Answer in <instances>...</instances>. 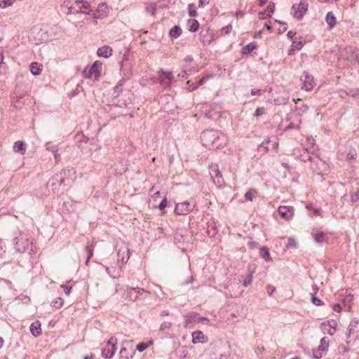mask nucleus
Instances as JSON below:
<instances>
[{
    "instance_id": "f257e3e1",
    "label": "nucleus",
    "mask_w": 359,
    "mask_h": 359,
    "mask_svg": "<svg viewBox=\"0 0 359 359\" xmlns=\"http://www.w3.org/2000/svg\"><path fill=\"white\" fill-rule=\"evenodd\" d=\"M102 66L103 63L101 61L96 60L88 69H85L82 74L86 79L97 81L102 75Z\"/></svg>"
},
{
    "instance_id": "f03ea898",
    "label": "nucleus",
    "mask_w": 359,
    "mask_h": 359,
    "mask_svg": "<svg viewBox=\"0 0 359 359\" xmlns=\"http://www.w3.org/2000/svg\"><path fill=\"white\" fill-rule=\"evenodd\" d=\"M70 1H65L62 7L63 8H67L68 11L67 12V14L69 13H81L87 15L91 14L93 11L90 8V4L86 1H80L76 0L74 1V4L78 8V10H76V11H72V6H70Z\"/></svg>"
},
{
    "instance_id": "7ed1b4c3",
    "label": "nucleus",
    "mask_w": 359,
    "mask_h": 359,
    "mask_svg": "<svg viewBox=\"0 0 359 359\" xmlns=\"http://www.w3.org/2000/svg\"><path fill=\"white\" fill-rule=\"evenodd\" d=\"M308 7L307 1L306 0H301L299 4H294L292 6V14L294 18L302 19L304 15L307 12Z\"/></svg>"
},
{
    "instance_id": "20e7f679",
    "label": "nucleus",
    "mask_w": 359,
    "mask_h": 359,
    "mask_svg": "<svg viewBox=\"0 0 359 359\" xmlns=\"http://www.w3.org/2000/svg\"><path fill=\"white\" fill-rule=\"evenodd\" d=\"M196 206L195 203L184 201L178 203L175 205V212L179 215H187L189 214Z\"/></svg>"
},
{
    "instance_id": "39448f33",
    "label": "nucleus",
    "mask_w": 359,
    "mask_h": 359,
    "mask_svg": "<svg viewBox=\"0 0 359 359\" xmlns=\"http://www.w3.org/2000/svg\"><path fill=\"white\" fill-rule=\"evenodd\" d=\"M173 75L171 72L160 69L158 72V82L164 87H170L171 86Z\"/></svg>"
},
{
    "instance_id": "423d86ee",
    "label": "nucleus",
    "mask_w": 359,
    "mask_h": 359,
    "mask_svg": "<svg viewBox=\"0 0 359 359\" xmlns=\"http://www.w3.org/2000/svg\"><path fill=\"white\" fill-rule=\"evenodd\" d=\"M346 336L348 338H353V341L359 337V319H353L351 321Z\"/></svg>"
},
{
    "instance_id": "0eeeda50",
    "label": "nucleus",
    "mask_w": 359,
    "mask_h": 359,
    "mask_svg": "<svg viewBox=\"0 0 359 359\" xmlns=\"http://www.w3.org/2000/svg\"><path fill=\"white\" fill-rule=\"evenodd\" d=\"M300 80L302 82V88L307 91H310L314 88L316 83L313 77L309 73L304 72Z\"/></svg>"
},
{
    "instance_id": "6e6552de",
    "label": "nucleus",
    "mask_w": 359,
    "mask_h": 359,
    "mask_svg": "<svg viewBox=\"0 0 359 359\" xmlns=\"http://www.w3.org/2000/svg\"><path fill=\"white\" fill-rule=\"evenodd\" d=\"M110 9L109 6L105 4H100L95 11L92 12V15L94 19H102L107 17Z\"/></svg>"
},
{
    "instance_id": "1a4fd4ad",
    "label": "nucleus",
    "mask_w": 359,
    "mask_h": 359,
    "mask_svg": "<svg viewBox=\"0 0 359 359\" xmlns=\"http://www.w3.org/2000/svg\"><path fill=\"white\" fill-rule=\"evenodd\" d=\"M280 217L285 221H290L294 216V208L291 206L280 205L278 209Z\"/></svg>"
},
{
    "instance_id": "9d476101",
    "label": "nucleus",
    "mask_w": 359,
    "mask_h": 359,
    "mask_svg": "<svg viewBox=\"0 0 359 359\" xmlns=\"http://www.w3.org/2000/svg\"><path fill=\"white\" fill-rule=\"evenodd\" d=\"M328 348V343L326 340V337H323L320 339V345L317 349L313 350V355L316 359H320L322 358L323 354L325 353Z\"/></svg>"
},
{
    "instance_id": "9b49d317",
    "label": "nucleus",
    "mask_w": 359,
    "mask_h": 359,
    "mask_svg": "<svg viewBox=\"0 0 359 359\" xmlns=\"http://www.w3.org/2000/svg\"><path fill=\"white\" fill-rule=\"evenodd\" d=\"M210 175L215 184L222 186L224 184L222 175L217 165L211 166Z\"/></svg>"
},
{
    "instance_id": "f8f14e48",
    "label": "nucleus",
    "mask_w": 359,
    "mask_h": 359,
    "mask_svg": "<svg viewBox=\"0 0 359 359\" xmlns=\"http://www.w3.org/2000/svg\"><path fill=\"white\" fill-rule=\"evenodd\" d=\"M200 40L203 45H210L213 41H215V34L210 29L202 31L200 33Z\"/></svg>"
},
{
    "instance_id": "ddd939ff",
    "label": "nucleus",
    "mask_w": 359,
    "mask_h": 359,
    "mask_svg": "<svg viewBox=\"0 0 359 359\" xmlns=\"http://www.w3.org/2000/svg\"><path fill=\"white\" fill-rule=\"evenodd\" d=\"M143 292H146V291L140 287H130L128 289L126 293V298L130 299V300L135 302L138 299V294H141Z\"/></svg>"
},
{
    "instance_id": "4468645a",
    "label": "nucleus",
    "mask_w": 359,
    "mask_h": 359,
    "mask_svg": "<svg viewBox=\"0 0 359 359\" xmlns=\"http://www.w3.org/2000/svg\"><path fill=\"white\" fill-rule=\"evenodd\" d=\"M275 11V4L271 2L266 7L264 11L258 13V18L260 20H265L270 18Z\"/></svg>"
},
{
    "instance_id": "2eb2a0df",
    "label": "nucleus",
    "mask_w": 359,
    "mask_h": 359,
    "mask_svg": "<svg viewBox=\"0 0 359 359\" xmlns=\"http://www.w3.org/2000/svg\"><path fill=\"white\" fill-rule=\"evenodd\" d=\"M15 249L19 252H25L29 245V243L28 240H26L25 241H22V238L20 239L18 238H15Z\"/></svg>"
},
{
    "instance_id": "dca6fc26",
    "label": "nucleus",
    "mask_w": 359,
    "mask_h": 359,
    "mask_svg": "<svg viewBox=\"0 0 359 359\" xmlns=\"http://www.w3.org/2000/svg\"><path fill=\"white\" fill-rule=\"evenodd\" d=\"M129 252L130 250L127 247L120 248L117 253L118 260L121 259L123 263L126 264L130 257Z\"/></svg>"
},
{
    "instance_id": "f3484780",
    "label": "nucleus",
    "mask_w": 359,
    "mask_h": 359,
    "mask_svg": "<svg viewBox=\"0 0 359 359\" xmlns=\"http://www.w3.org/2000/svg\"><path fill=\"white\" fill-rule=\"evenodd\" d=\"M312 236H313L316 243H317L318 244L327 243L328 241V237H327V234L322 231H317L316 233H313Z\"/></svg>"
},
{
    "instance_id": "a211bd4d",
    "label": "nucleus",
    "mask_w": 359,
    "mask_h": 359,
    "mask_svg": "<svg viewBox=\"0 0 359 359\" xmlns=\"http://www.w3.org/2000/svg\"><path fill=\"white\" fill-rule=\"evenodd\" d=\"M97 54L99 57H109L112 54V49L108 46H104L97 49Z\"/></svg>"
},
{
    "instance_id": "6ab92c4d",
    "label": "nucleus",
    "mask_w": 359,
    "mask_h": 359,
    "mask_svg": "<svg viewBox=\"0 0 359 359\" xmlns=\"http://www.w3.org/2000/svg\"><path fill=\"white\" fill-rule=\"evenodd\" d=\"M303 45H304V43H303V40L302 38H300L299 39H295L293 42H292V47L288 51V54L289 55H293L294 54V52L296 50H300L302 47H303Z\"/></svg>"
},
{
    "instance_id": "aec40b11",
    "label": "nucleus",
    "mask_w": 359,
    "mask_h": 359,
    "mask_svg": "<svg viewBox=\"0 0 359 359\" xmlns=\"http://www.w3.org/2000/svg\"><path fill=\"white\" fill-rule=\"evenodd\" d=\"M43 69V65L36 62H33L30 65V71L33 75L37 76L41 74Z\"/></svg>"
},
{
    "instance_id": "412c9836",
    "label": "nucleus",
    "mask_w": 359,
    "mask_h": 359,
    "mask_svg": "<svg viewBox=\"0 0 359 359\" xmlns=\"http://www.w3.org/2000/svg\"><path fill=\"white\" fill-rule=\"evenodd\" d=\"M116 348L113 346V347H107L106 346L104 348L102 352V356L106 359H110L111 358L115 352H116Z\"/></svg>"
},
{
    "instance_id": "4be33fe9",
    "label": "nucleus",
    "mask_w": 359,
    "mask_h": 359,
    "mask_svg": "<svg viewBox=\"0 0 359 359\" xmlns=\"http://www.w3.org/2000/svg\"><path fill=\"white\" fill-rule=\"evenodd\" d=\"M41 323L36 320L32 323L30 326V331L34 337H38L41 334Z\"/></svg>"
},
{
    "instance_id": "5701e85b",
    "label": "nucleus",
    "mask_w": 359,
    "mask_h": 359,
    "mask_svg": "<svg viewBox=\"0 0 359 359\" xmlns=\"http://www.w3.org/2000/svg\"><path fill=\"white\" fill-rule=\"evenodd\" d=\"M326 22L330 29H332L336 25V18L332 12H328L326 15Z\"/></svg>"
},
{
    "instance_id": "b1692460",
    "label": "nucleus",
    "mask_w": 359,
    "mask_h": 359,
    "mask_svg": "<svg viewBox=\"0 0 359 359\" xmlns=\"http://www.w3.org/2000/svg\"><path fill=\"white\" fill-rule=\"evenodd\" d=\"M259 255L266 262H269L271 259L269 254V250L265 246L260 248Z\"/></svg>"
},
{
    "instance_id": "393cba45",
    "label": "nucleus",
    "mask_w": 359,
    "mask_h": 359,
    "mask_svg": "<svg viewBox=\"0 0 359 359\" xmlns=\"http://www.w3.org/2000/svg\"><path fill=\"white\" fill-rule=\"evenodd\" d=\"M13 149L15 152H21L22 154L25 153V145L23 142L18 141L13 145Z\"/></svg>"
},
{
    "instance_id": "a878e982",
    "label": "nucleus",
    "mask_w": 359,
    "mask_h": 359,
    "mask_svg": "<svg viewBox=\"0 0 359 359\" xmlns=\"http://www.w3.org/2000/svg\"><path fill=\"white\" fill-rule=\"evenodd\" d=\"M204 338V334L201 331H195L192 333V342L196 344L202 341L201 339Z\"/></svg>"
},
{
    "instance_id": "bb28decb",
    "label": "nucleus",
    "mask_w": 359,
    "mask_h": 359,
    "mask_svg": "<svg viewBox=\"0 0 359 359\" xmlns=\"http://www.w3.org/2000/svg\"><path fill=\"white\" fill-rule=\"evenodd\" d=\"M182 34V29L178 26H174L170 31L169 34L172 39H177Z\"/></svg>"
},
{
    "instance_id": "cd10ccee",
    "label": "nucleus",
    "mask_w": 359,
    "mask_h": 359,
    "mask_svg": "<svg viewBox=\"0 0 359 359\" xmlns=\"http://www.w3.org/2000/svg\"><path fill=\"white\" fill-rule=\"evenodd\" d=\"M189 31L196 32L199 27V22L196 20H189Z\"/></svg>"
},
{
    "instance_id": "c85d7f7f",
    "label": "nucleus",
    "mask_w": 359,
    "mask_h": 359,
    "mask_svg": "<svg viewBox=\"0 0 359 359\" xmlns=\"http://www.w3.org/2000/svg\"><path fill=\"white\" fill-rule=\"evenodd\" d=\"M257 194V192L255 189H250L245 193V198L247 201H252L256 196Z\"/></svg>"
},
{
    "instance_id": "c756f323",
    "label": "nucleus",
    "mask_w": 359,
    "mask_h": 359,
    "mask_svg": "<svg viewBox=\"0 0 359 359\" xmlns=\"http://www.w3.org/2000/svg\"><path fill=\"white\" fill-rule=\"evenodd\" d=\"M256 48H257V45L255 43H248L243 48V53L244 54L250 53L252 50H255Z\"/></svg>"
},
{
    "instance_id": "7c9ffc66",
    "label": "nucleus",
    "mask_w": 359,
    "mask_h": 359,
    "mask_svg": "<svg viewBox=\"0 0 359 359\" xmlns=\"http://www.w3.org/2000/svg\"><path fill=\"white\" fill-rule=\"evenodd\" d=\"M186 317L187 318V323L198 322V317L196 313H189Z\"/></svg>"
},
{
    "instance_id": "2f4dec72",
    "label": "nucleus",
    "mask_w": 359,
    "mask_h": 359,
    "mask_svg": "<svg viewBox=\"0 0 359 359\" xmlns=\"http://www.w3.org/2000/svg\"><path fill=\"white\" fill-rule=\"evenodd\" d=\"M51 304L54 308L60 309L63 304V299L61 297H57L52 302Z\"/></svg>"
},
{
    "instance_id": "473e14b6",
    "label": "nucleus",
    "mask_w": 359,
    "mask_h": 359,
    "mask_svg": "<svg viewBox=\"0 0 359 359\" xmlns=\"http://www.w3.org/2000/svg\"><path fill=\"white\" fill-rule=\"evenodd\" d=\"M188 10L189 16L196 17L197 15L196 8L194 4H190L189 5Z\"/></svg>"
},
{
    "instance_id": "72a5a7b5",
    "label": "nucleus",
    "mask_w": 359,
    "mask_h": 359,
    "mask_svg": "<svg viewBox=\"0 0 359 359\" xmlns=\"http://www.w3.org/2000/svg\"><path fill=\"white\" fill-rule=\"evenodd\" d=\"M86 251L87 252V259H86V264H88L90 259L93 255V246H86Z\"/></svg>"
},
{
    "instance_id": "f704fd0d",
    "label": "nucleus",
    "mask_w": 359,
    "mask_h": 359,
    "mask_svg": "<svg viewBox=\"0 0 359 359\" xmlns=\"http://www.w3.org/2000/svg\"><path fill=\"white\" fill-rule=\"evenodd\" d=\"M152 344L151 341H149L148 344L145 343V342H141L137 344L136 348L138 351L142 352V351H144L149 346V344Z\"/></svg>"
},
{
    "instance_id": "c9c22d12",
    "label": "nucleus",
    "mask_w": 359,
    "mask_h": 359,
    "mask_svg": "<svg viewBox=\"0 0 359 359\" xmlns=\"http://www.w3.org/2000/svg\"><path fill=\"white\" fill-rule=\"evenodd\" d=\"M15 0H1L0 1V7L2 8H6L13 4Z\"/></svg>"
},
{
    "instance_id": "e433bc0d",
    "label": "nucleus",
    "mask_w": 359,
    "mask_h": 359,
    "mask_svg": "<svg viewBox=\"0 0 359 359\" xmlns=\"http://www.w3.org/2000/svg\"><path fill=\"white\" fill-rule=\"evenodd\" d=\"M311 302L316 306H322L324 304L323 302L316 297L314 294H312Z\"/></svg>"
},
{
    "instance_id": "4c0bfd02",
    "label": "nucleus",
    "mask_w": 359,
    "mask_h": 359,
    "mask_svg": "<svg viewBox=\"0 0 359 359\" xmlns=\"http://www.w3.org/2000/svg\"><path fill=\"white\" fill-rule=\"evenodd\" d=\"M172 326V323L170 322H164L161 325L160 330L165 331L167 330H170Z\"/></svg>"
},
{
    "instance_id": "58836bf2",
    "label": "nucleus",
    "mask_w": 359,
    "mask_h": 359,
    "mask_svg": "<svg viewBox=\"0 0 359 359\" xmlns=\"http://www.w3.org/2000/svg\"><path fill=\"white\" fill-rule=\"evenodd\" d=\"M120 355L121 358H125L126 359H130L133 357V355H130V356L128 355L127 349L124 347L121 349Z\"/></svg>"
},
{
    "instance_id": "ea45409f",
    "label": "nucleus",
    "mask_w": 359,
    "mask_h": 359,
    "mask_svg": "<svg viewBox=\"0 0 359 359\" xmlns=\"http://www.w3.org/2000/svg\"><path fill=\"white\" fill-rule=\"evenodd\" d=\"M217 232V226L212 225L211 226V229H207V233L210 236H214V235Z\"/></svg>"
},
{
    "instance_id": "a19ab883",
    "label": "nucleus",
    "mask_w": 359,
    "mask_h": 359,
    "mask_svg": "<svg viewBox=\"0 0 359 359\" xmlns=\"http://www.w3.org/2000/svg\"><path fill=\"white\" fill-rule=\"evenodd\" d=\"M232 29L231 25L229 24L228 25L224 27L221 29V32L222 34H229Z\"/></svg>"
},
{
    "instance_id": "79ce46f5",
    "label": "nucleus",
    "mask_w": 359,
    "mask_h": 359,
    "mask_svg": "<svg viewBox=\"0 0 359 359\" xmlns=\"http://www.w3.org/2000/svg\"><path fill=\"white\" fill-rule=\"evenodd\" d=\"M116 344H117V339L116 338H114V337H111L107 341V346L109 347V346H111V347H113V346H114V347H116Z\"/></svg>"
},
{
    "instance_id": "37998d69",
    "label": "nucleus",
    "mask_w": 359,
    "mask_h": 359,
    "mask_svg": "<svg viewBox=\"0 0 359 359\" xmlns=\"http://www.w3.org/2000/svg\"><path fill=\"white\" fill-rule=\"evenodd\" d=\"M252 273H250L248 276V277L244 280L243 285L247 287L248 285H250L252 283Z\"/></svg>"
},
{
    "instance_id": "c03bdc74",
    "label": "nucleus",
    "mask_w": 359,
    "mask_h": 359,
    "mask_svg": "<svg viewBox=\"0 0 359 359\" xmlns=\"http://www.w3.org/2000/svg\"><path fill=\"white\" fill-rule=\"evenodd\" d=\"M297 245V243H296L295 240L293 238H288V243H287V247L288 248H296Z\"/></svg>"
},
{
    "instance_id": "a18cd8bd",
    "label": "nucleus",
    "mask_w": 359,
    "mask_h": 359,
    "mask_svg": "<svg viewBox=\"0 0 359 359\" xmlns=\"http://www.w3.org/2000/svg\"><path fill=\"white\" fill-rule=\"evenodd\" d=\"M351 198L353 202H358L359 201V190L351 194Z\"/></svg>"
},
{
    "instance_id": "49530a36",
    "label": "nucleus",
    "mask_w": 359,
    "mask_h": 359,
    "mask_svg": "<svg viewBox=\"0 0 359 359\" xmlns=\"http://www.w3.org/2000/svg\"><path fill=\"white\" fill-rule=\"evenodd\" d=\"M167 206V199L166 197H164L163 199L161 201V202L158 205V208L160 210H163Z\"/></svg>"
},
{
    "instance_id": "de8ad7c7",
    "label": "nucleus",
    "mask_w": 359,
    "mask_h": 359,
    "mask_svg": "<svg viewBox=\"0 0 359 359\" xmlns=\"http://www.w3.org/2000/svg\"><path fill=\"white\" fill-rule=\"evenodd\" d=\"M264 111H265V109L264 107L257 108L255 111V115L256 116H259L264 114Z\"/></svg>"
},
{
    "instance_id": "09e8293b",
    "label": "nucleus",
    "mask_w": 359,
    "mask_h": 359,
    "mask_svg": "<svg viewBox=\"0 0 359 359\" xmlns=\"http://www.w3.org/2000/svg\"><path fill=\"white\" fill-rule=\"evenodd\" d=\"M62 288H63V290H64V292L67 294V295H69L71 292V290H72V287H67L65 285H61L60 286Z\"/></svg>"
},
{
    "instance_id": "8fccbe9b",
    "label": "nucleus",
    "mask_w": 359,
    "mask_h": 359,
    "mask_svg": "<svg viewBox=\"0 0 359 359\" xmlns=\"http://www.w3.org/2000/svg\"><path fill=\"white\" fill-rule=\"evenodd\" d=\"M332 309L334 311L339 313L341 310V306L339 304H335L333 305Z\"/></svg>"
},
{
    "instance_id": "3c124183",
    "label": "nucleus",
    "mask_w": 359,
    "mask_h": 359,
    "mask_svg": "<svg viewBox=\"0 0 359 359\" xmlns=\"http://www.w3.org/2000/svg\"><path fill=\"white\" fill-rule=\"evenodd\" d=\"M210 3V0H199L198 6L203 7L205 5H207Z\"/></svg>"
},
{
    "instance_id": "603ef678",
    "label": "nucleus",
    "mask_w": 359,
    "mask_h": 359,
    "mask_svg": "<svg viewBox=\"0 0 359 359\" xmlns=\"http://www.w3.org/2000/svg\"><path fill=\"white\" fill-rule=\"evenodd\" d=\"M274 291H275V287L273 286L270 285H269L267 286V293L269 295H271Z\"/></svg>"
},
{
    "instance_id": "864d4df0",
    "label": "nucleus",
    "mask_w": 359,
    "mask_h": 359,
    "mask_svg": "<svg viewBox=\"0 0 359 359\" xmlns=\"http://www.w3.org/2000/svg\"><path fill=\"white\" fill-rule=\"evenodd\" d=\"M248 245H249L250 248L252 249V248H257L258 244L257 243H255V242H249L248 243Z\"/></svg>"
},
{
    "instance_id": "5fc2aeb1",
    "label": "nucleus",
    "mask_w": 359,
    "mask_h": 359,
    "mask_svg": "<svg viewBox=\"0 0 359 359\" xmlns=\"http://www.w3.org/2000/svg\"><path fill=\"white\" fill-rule=\"evenodd\" d=\"M205 81V78H202V79H200V81H198V84H197L196 86H194V87L193 88V89H196V88H198L199 86L202 85V84L204 83V81Z\"/></svg>"
},
{
    "instance_id": "6e6d98bb",
    "label": "nucleus",
    "mask_w": 359,
    "mask_h": 359,
    "mask_svg": "<svg viewBox=\"0 0 359 359\" xmlns=\"http://www.w3.org/2000/svg\"><path fill=\"white\" fill-rule=\"evenodd\" d=\"M264 28H266L269 32L271 31V25L268 22H266L264 24Z\"/></svg>"
},
{
    "instance_id": "4d7b16f0",
    "label": "nucleus",
    "mask_w": 359,
    "mask_h": 359,
    "mask_svg": "<svg viewBox=\"0 0 359 359\" xmlns=\"http://www.w3.org/2000/svg\"><path fill=\"white\" fill-rule=\"evenodd\" d=\"M266 0H258V5L259 6H263L264 4H266Z\"/></svg>"
},
{
    "instance_id": "13d9d810",
    "label": "nucleus",
    "mask_w": 359,
    "mask_h": 359,
    "mask_svg": "<svg viewBox=\"0 0 359 359\" xmlns=\"http://www.w3.org/2000/svg\"><path fill=\"white\" fill-rule=\"evenodd\" d=\"M313 291H314V293H313V294H314V295H315V294H317V292H318V291L319 288H318V287L316 285H313Z\"/></svg>"
},
{
    "instance_id": "bf43d9fd",
    "label": "nucleus",
    "mask_w": 359,
    "mask_h": 359,
    "mask_svg": "<svg viewBox=\"0 0 359 359\" xmlns=\"http://www.w3.org/2000/svg\"><path fill=\"white\" fill-rule=\"evenodd\" d=\"M150 7H151V14L152 15H154L155 12H156V7H155V5L154 4H151L150 5Z\"/></svg>"
},
{
    "instance_id": "052dcab7",
    "label": "nucleus",
    "mask_w": 359,
    "mask_h": 359,
    "mask_svg": "<svg viewBox=\"0 0 359 359\" xmlns=\"http://www.w3.org/2000/svg\"><path fill=\"white\" fill-rule=\"evenodd\" d=\"M260 91H261L260 90H254V89H252L251 90V95H255L258 94Z\"/></svg>"
},
{
    "instance_id": "680f3d73",
    "label": "nucleus",
    "mask_w": 359,
    "mask_h": 359,
    "mask_svg": "<svg viewBox=\"0 0 359 359\" xmlns=\"http://www.w3.org/2000/svg\"><path fill=\"white\" fill-rule=\"evenodd\" d=\"M262 31H263V29H261V30H259V32H256V33L255 34V36H255V37H256V38H257V37H261V33L262 32Z\"/></svg>"
},
{
    "instance_id": "e2e57ef3",
    "label": "nucleus",
    "mask_w": 359,
    "mask_h": 359,
    "mask_svg": "<svg viewBox=\"0 0 359 359\" xmlns=\"http://www.w3.org/2000/svg\"><path fill=\"white\" fill-rule=\"evenodd\" d=\"M200 321H207L208 322L209 320L207 318L205 317H198V322Z\"/></svg>"
},
{
    "instance_id": "0e129e2a",
    "label": "nucleus",
    "mask_w": 359,
    "mask_h": 359,
    "mask_svg": "<svg viewBox=\"0 0 359 359\" xmlns=\"http://www.w3.org/2000/svg\"><path fill=\"white\" fill-rule=\"evenodd\" d=\"M160 195V192L159 191H156L154 196H152V198L156 200V198H158V197Z\"/></svg>"
},
{
    "instance_id": "69168bd1",
    "label": "nucleus",
    "mask_w": 359,
    "mask_h": 359,
    "mask_svg": "<svg viewBox=\"0 0 359 359\" xmlns=\"http://www.w3.org/2000/svg\"><path fill=\"white\" fill-rule=\"evenodd\" d=\"M168 315H169V313L168 311H163L161 313V316H166Z\"/></svg>"
},
{
    "instance_id": "338daca9",
    "label": "nucleus",
    "mask_w": 359,
    "mask_h": 359,
    "mask_svg": "<svg viewBox=\"0 0 359 359\" xmlns=\"http://www.w3.org/2000/svg\"><path fill=\"white\" fill-rule=\"evenodd\" d=\"M353 298V295H348V297H346V300L351 302V301H352Z\"/></svg>"
},
{
    "instance_id": "774afa93",
    "label": "nucleus",
    "mask_w": 359,
    "mask_h": 359,
    "mask_svg": "<svg viewBox=\"0 0 359 359\" xmlns=\"http://www.w3.org/2000/svg\"><path fill=\"white\" fill-rule=\"evenodd\" d=\"M83 359H94V355L93 354L90 355H86L83 358Z\"/></svg>"
}]
</instances>
